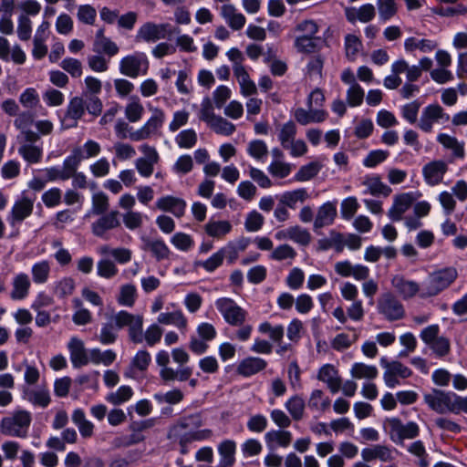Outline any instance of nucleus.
I'll list each match as a JSON object with an SVG mask.
<instances>
[{"label": "nucleus", "instance_id": "44", "mask_svg": "<svg viewBox=\"0 0 467 467\" xmlns=\"http://www.w3.org/2000/svg\"><path fill=\"white\" fill-rule=\"evenodd\" d=\"M129 328V337L130 341L136 344L143 341V317L141 315H132Z\"/></svg>", "mask_w": 467, "mask_h": 467}, {"label": "nucleus", "instance_id": "23", "mask_svg": "<svg viewBox=\"0 0 467 467\" xmlns=\"http://www.w3.org/2000/svg\"><path fill=\"white\" fill-rule=\"evenodd\" d=\"M362 185L365 187L364 193L373 196L388 197L392 192L391 188L385 184L379 175L366 176L362 181Z\"/></svg>", "mask_w": 467, "mask_h": 467}, {"label": "nucleus", "instance_id": "12", "mask_svg": "<svg viewBox=\"0 0 467 467\" xmlns=\"http://www.w3.org/2000/svg\"><path fill=\"white\" fill-rule=\"evenodd\" d=\"M170 27L171 26L168 23L156 24L146 22L138 29L135 36L136 41L155 43L165 38L168 34H171L169 31Z\"/></svg>", "mask_w": 467, "mask_h": 467}, {"label": "nucleus", "instance_id": "46", "mask_svg": "<svg viewBox=\"0 0 467 467\" xmlns=\"http://www.w3.org/2000/svg\"><path fill=\"white\" fill-rule=\"evenodd\" d=\"M19 154L29 163H37L41 161L43 150L35 144L24 143L18 149Z\"/></svg>", "mask_w": 467, "mask_h": 467}, {"label": "nucleus", "instance_id": "56", "mask_svg": "<svg viewBox=\"0 0 467 467\" xmlns=\"http://www.w3.org/2000/svg\"><path fill=\"white\" fill-rule=\"evenodd\" d=\"M30 282L26 275H19L14 281V289L11 296L13 299H23L28 293Z\"/></svg>", "mask_w": 467, "mask_h": 467}, {"label": "nucleus", "instance_id": "9", "mask_svg": "<svg viewBox=\"0 0 467 467\" xmlns=\"http://www.w3.org/2000/svg\"><path fill=\"white\" fill-rule=\"evenodd\" d=\"M150 63L144 53L128 55L119 61V72L129 78H135L148 73Z\"/></svg>", "mask_w": 467, "mask_h": 467}, {"label": "nucleus", "instance_id": "58", "mask_svg": "<svg viewBox=\"0 0 467 467\" xmlns=\"http://www.w3.org/2000/svg\"><path fill=\"white\" fill-rule=\"evenodd\" d=\"M19 102L25 109H34L39 105L40 97L36 88H27L20 94Z\"/></svg>", "mask_w": 467, "mask_h": 467}, {"label": "nucleus", "instance_id": "3", "mask_svg": "<svg viewBox=\"0 0 467 467\" xmlns=\"http://www.w3.org/2000/svg\"><path fill=\"white\" fill-rule=\"evenodd\" d=\"M423 400L430 409L437 413L451 412L459 414L467 401V397H462L452 391L432 389L423 394Z\"/></svg>", "mask_w": 467, "mask_h": 467}, {"label": "nucleus", "instance_id": "64", "mask_svg": "<svg viewBox=\"0 0 467 467\" xmlns=\"http://www.w3.org/2000/svg\"><path fill=\"white\" fill-rule=\"evenodd\" d=\"M248 154L257 161H261L268 154V148L265 141L261 140H254L248 143Z\"/></svg>", "mask_w": 467, "mask_h": 467}, {"label": "nucleus", "instance_id": "43", "mask_svg": "<svg viewBox=\"0 0 467 467\" xmlns=\"http://www.w3.org/2000/svg\"><path fill=\"white\" fill-rule=\"evenodd\" d=\"M89 361L95 365L103 364L110 366L117 358L116 353L111 349L101 351L99 348H92L88 352Z\"/></svg>", "mask_w": 467, "mask_h": 467}, {"label": "nucleus", "instance_id": "63", "mask_svg": "<svg viewBox=\"0 0 467 467\" xmlns=\"http://www.w3.org/2000/svg\"><path fill=\"white\" fill-rule=\"evenodd\" d=\"M175 141L180 148L191 149L197 142V134L192 129L184 130L176 136Z\"/></svg>", "mask_w": 467, "mask_h": 467}, {"label": "nucleus", "instance_id": "62", "mask_svg": "<svg viewBox=\"0 0 467 467\" xmlns=\"http://www.w3.org/2000/svg\"><path fill=\"white\" fill-rule=\"evenodd\" d=\"M17 36L22 41H27L32 35V21L26 15H20L17 19Z\"/></svg>", "mask_w": 467, "mask_h": 467}, {"label": "nucleus", "instance_id": "37", "mask_svg": "<svg viewBox=\"0 0 467 467\" xmlns=\"http://www.w3.org/2000/svg\"><path fill=\"white\" fill-rule=\"evenodd\" d=\"M392 285L404 298L412 297L420 291L419 285L415 282L406 280L400 275L393 277Z\"/></svg>", "mask_w": 467, "mask_h": 467}, {"label": "nucleus", "instance_id": "48", "mask_svg": "<svg viewBox=\"0 0 467 467\" xmlns=\"http://www.w3.org/2000/svg\"><path fill=\"white\" fill-rule=\"evenodd\" d=\"M144 114V107L139 98L133 97L125 108V117L130 122H138Z\"/></svg>", "mask_w": 467, "mask_h": 467}, {"label": "nucleus", "instance_id": "35", "mask_svg": "<svg viewBox=\"0 0 467 467\" xmlns=\"http://www.w3.org/2000/svg\"><path fill=\"white\" fill-rule=\"evenodd\" d=\"M437 140L447 150H451L455 158L462 159L465 155L464 143L457 140V138L441 133L437 137Z\"/></svg>", "mask_w": 467, "mask_h": 467}, {"label": "nucleus", "instance_id": "10", "mask_svg": "<svg viewBox=\"0 0 467 467\" xmlns=\"http://www.w3.org/2000/svg\"><path fill=\"white\" fill-rule=\"evenodd\" d=\"M377 308L379 313L389 321L400 320L405 316L402 304L390 293L380 296Z\"/></svg>", "mask_w": 467, "mask_h": 467}, {"label": "nucleus", "instance_id": "20", "mask_svg": "<svg viewBox=\"0 0 467 467\" xmlns=\"http://www.w3.org/2000/svg\"><path fill=\"white\" fill-rule=\"evenodd\" d=\"M294 117L299 124L308 125L323 122L327 117V112L323 109L298 108L295 110Z\"/></svg>", "mask_w": 467, "mask_h": 467}, {"label": "nucleus", "instance_id": "54", "mask_svg": "<svg viewBox=\"0 0 467 467\" xmlns=\"http://www.w3.org/2000/svg\"><path fill=\"white\" fill-rule=\"evenodd\" d=\"M137 297V289L133 285L127 284L120 287L118 296V303L124 306L131 307Z\"/></svg>", "mask_w": 467, "mask_h": 467}, {"label": "nucleus", "instance_id": "4", "mask_svg": "<svg viewBox=\"0 0 467 467\" xmlns=\"http://www.w3.org/2000/svg\"><path fill=\"white\" fill-rule=\"evenodd\" d=\"M31 413L19 410L2 419L0 431L3 434L11 437L26 438L31 424Z\"/></svg>", "mask_w": 467, "mask_h": 467}, {"label": "nucleus", "instance_id": "47", "mask_svg": "<svg viewBox=\"0 0 467 467\" xmlns=\"http://www.w3.org/2000/svg\"><path fill=\"white\" fill-rule=\"evenodd\" d=\"M143 249L152 253L157 260H164L168 258L170 250L163 241H150L148 239H143Z\"/></svg>", "mask_w": 467, "mask_h": 467}, {"label": "nucleus", "instance_id": "26", "mask_svg": "<svg viewBox=\"0 0 467 467\" xmlns=\"http://www.w3.org/2000/svg\"><path fill=\"white\" fill-rule=\"evenodd\" d=\"M234 76L239 83L240 93L244 97L253 96L257 93L256 85L250 78V76L244 67H235Z\"/></svg>", "mask_w": 467, "mask_h": 467}, {"label": "nucleus", "instance_id": "55", "mask_svg": "<svg viewBox=\"0 0 467 467\" xmlns=\"http://www.w3.org/2000/svg\"><path fill=\"white\" fill-rule=\"evenodd\" d=\"M118 329L119 328H117L112 321L103 324L98 336L99 341L102 345H111L115 343L118 338Z\"/></svg>", "mask_w": 467, "mask_h": 467}, {"label": "nucleus", "instance_id": "49", "mask_svg": "<svg viewBox=\"0 0 467 467\" xmlns=\"http://www.w3.org/2000/svg\"><path fill=\"white\" fill-rule=\"evenodd\" d=\"M361 49L362 42L357 36L348 34L345 36V53L348 60L355 61Z\"/></svg>", "mask_w": 467, "mask_h": 467}, {"label": "nucleus", "instance_id": "51", "mask_svg": "<svg viewBox=\"0 0 467 467\" xmlns=\"http://www.w3.org/2000/svg\"><path fill=\"white\" fill-rule=\"evenodd\" d=\"M232 226L228 221H210L204 226L207 234L217 238L228 234Z\"/></svg>", "mask_w": 467, "mask_h": 467}, {"label": "nucleus", "instance_id": "7", "mask_svg": "<svg viewBox=\"0 0 467 467\" xmlns=\"http://www.w3.org/2000/svg\"><path fill=\"white\" fill-rule=\"evenodd\" d=\"M457 276V272L453 267H447L430 275L420 291L422 297L433 296L446 288Z\"/></svg>", "mask_w": 467, "mask_h": 467}, {"label": "nucleus", "instance_id": "11", "mask_svg": "<svg viewBox=\"0 0 467 467\" xmlns=\"http://www.w3.org/2000/svg\"><path fill=\"white\" fill-rule=\"evenodd\" d=\"M380 365L385 369L383 379L389 388H395L400 384L398 378L407 379L411 375V370L400 361H388L385 358L380 359Z\"/></svg>", "mask_w": 467, "mask_h": 467}, {"label": "nucleus", "instance_id": "2", "mask_svg": "<svg viewBox=\"0 0 467 467\" xmlns=\"http://www.w3.org/2000/svg\"><path fill=\"white\" fill-rule=\"evenodd\" d=\"M151 112L148 120L138 130H132L127 122L119 119L115 125V131L119 138L127 139L133 141H140L149 140L154 136L159 135L165 121V113L161 109L156 107H149Z\"/></svg>", "mask_w": 467, "mask_h": 467}, {"label": "nucleus", "instance_id": "17", "mask_svg": "<svg viewBox=\"0 0 467 467\" xmlns=\"http://www.w3.org/2000/svg\"><path fill=\"white\" fill-rule=\"evenodd\" d=\"M415 200L416 197L412 192H403L395 195L392 206L388 212L389 217L392 221H400L402 215L410 209Z\"/></svg>", "mask_w": 467, "mask_h": 467}, {"label": "nucleus", "instance_id": "40", "mask_svg": "<svg viewBox=\"0 0 467 467\" xmlns=\"http://www.w3.org/2000/svg\"><path fill=\"white\" fill-rule=\"evenodd\" d=\"M157 321L161 325H173L180 329L185 328L187 326V319L181 310L161 313Z\"/></svg>", "mask_w": 467, "mask_h": 467}, {"label": "nucleus", "instance_id": "14", "mask_svg": "<svg viewBox=\"0 0 467 467\" xmlns=\"http://www.w3.org/2000/svg\"><path fill=\"white\" fill-rule=\"evenodd\" d=\"M34 209V200L23 195L13 205L7 221L11 226L21 223L25 219L32 214Z\"/></svg>", "mask_w": 467, "mask_h": 467}, {"label": "nucleus", "instance_id": "41", "mask_svg": "<svg viewBox=\"0 0 467 467\" xmlns=\"http://www.w3.org/2000/svg\"><path fill=\"white\" fill-rule=\"evenodd\" d=\"M99 252L105 256L100 263H109L111 258L119 263H125L131 259V253L126 248L111 249L109 246H103Z\"/></svg>", "mask_w": 467, "mask_h": 467}, {"label": "nucleus", "instance_id": "1", "mask_svg": "<svg viewBox=\"0 0 467 467\" xmlns=\"http://www.w3.org/2000/svg\"><path fill=\"white\" fill-rule=\"evenodd\" d=\"M202 416L198 413L181 418L169 431V438L176 440L181 446V453H187V445L193 441L210 440L213 432L210 429H202Z\"/></svg>", "mask_w": 467, "mask_h": 467}, {"label": "nucleus", "instance_id": "16", "mask_svg": "<svg viewBox=\"0 0 467 467\" xmlns=\"http://www.w3.org/2000/svg\"><path fill=\"white\" fill-rule=\"evenodd\" d=\"M444 116V110L439 104H431L421 111L418 126L422 131L431 132L433 125L440 122Z\"/></svg>", "mask_w": 467, "mask_h": 467}, {"label": "nucleus", "instance_id": "8", "mask_svg": "<svg viewBox=\"0 0 467 467\" xmlns=\"http://www.w3.org/2000/svg\"><path fill=\"white\" fill-rule=\"evenodd\" d=\"M439 334L440 327L431 325L421 330L420 337L437 357L442 358L449 354L451 344L447 337H440Z\"/></svg>", "mask_w": 467, "mask_h": 467}, {"label": "nucleus", "instance_id": "24", "mask_svg": "<svg viewBox=\"0 0 467 467\" xmlns=\"http://www.w3.org/2000/svg\"><path fill=\"white\" fill-rule=\"evenodd\" d=\"M118 216V211H111L110 213L101 216L92 224L93 234L97 236H102L107 231L119 227L120 223Z\"/></svg>", "mask_w": 467, "mask_h": 467}, {"label": "nucleus", "instance_id": "39", "mask_svg": "<svg viewBox=\"0 0 467 467\" xmlns=\"http://www.w3.org/2000/svg\"><path fill=\"white\" fill-rule=\"evenodd\" d=\"M379 371L375 366L362 362H356L352 365L350 375L357 379H373L378 377Z\"/></svg>", "mask_w": 467, "mask_h": 467}, {"label": "nucleus", "instance_id": "34", "mask_svg": "<svg viewBox=\"0 0 467 467\" xmlns=\"http://www.w3.org/2000/svg\"><path fill=\"white\" fill-rule=\"evenodd\" d=\"M236 443L232 440H225L218 445V452L221 456L220 465L231 467L235 462Z\"/></svg>", "mask_w": 467, "mask_h": 467}, {"label": "nucleus", "instance_id": "33", "mask_svg": "<svg viewBox=\"0 0 467 467\" xmlns=\"http://www.w3.org/2000/svg\"><path fill=\"white\" fill-rule=\"evenodd\" d=\"M309 195L307 191L304 188L296 189L294 191L285 192L279 199L283 205L288 208L296 209L298 203H303L308 199Z\"/></svg>", "mask_w": 467, "mask_h": 467}, {"label": "nucleus", "instance_id": "18", "mask_svg": "<svg viewBox=\"0 0 467 467\" xmlns=\"http://www.w3.org/2000/svg\"><path fill=\"white\" fill-rule=\"evenodd\" d=\"M156 207L162 212L171 213L175 217L181 218L185 213L186 202L172 195H166L157 200Z\"/></svg>", "mask_w": 467, "mask_h": 467}, {"label": "nucleus", "instance_id": "42", "mask_svg": "<svg viewBox=\"0 0 467 467\" xmlns=\"http://www.w3.org/2000/svg\"><path fill=\"white\" fill-rule=\"evenodd\" d=\"M438 47V44L431 39H417L409 37L404 42V48L407 52H412L416 49L423 53L431 52Z\"/></svg>", "mask_w": 467, "mask_h": 467}, {"label": "nucleus", "instance_id": "61", "mask_svg": "<svg viewBox=\"0 0 467 467\" xmlns=\"http://www.w3.org/2000/svg\"><path fill=\"white\" fill-rule=\"evenodd\" d=\"M296 134V127L293 121L285 123L279 131L278 139L283 148H286L294 140Z\"/></svg>", "mask_w": 467, "mask_h": 467}, {"label": "nucleus", "instance_id": "15", "mask_svg": "<svg viewBox=\"0 0 467 467\" xmlns=\"http://www.w3.org/2000/svg\"><path fill=\"white\" fill-rule=\"evenodd\" d=\"M447 171L448 165L444 161L433 160L423 166L422 175L428 185L435 186L442 182Z\"/></svg>", "mask_w": 467, "mask_h": 467}, {"label": "nucleus", "instance_id": "36", "mask_svg": "<svg viewBox=\"0 0 467 467\" xmlns=\"http://www.w3.org/2000/svg\"><path fill=\"white\" fill-rule=\"evenodd\" d=\"M397 251L392 246L380 248L378 246H368L365 252V260L369 262L379 261L380 258L385 260H393L396 257Z\"/></svg>", "mask_w": 467, "mask_h": 467}, {"label": "nucleus", "instance_id": "22", "mask_svg": "<svg viewBox=\"0 0 467 467\" xmlns=\"http://www.w3.org/2000/svg\"><path fill=\"white\" fill-rule=\"evenodd\" d=\"M361 457L364 462H372L379 460L384 462H391L394 459L392 451L389 447L382 444H377L361 451Z\"/></svg>", "mask_w": 467, "mask_h": 467}, {"label": "nucleus", "instance_id": "53", "mask_svg": "<svg viewBox=\"0 0 467 467\" xmlns=\"http://www.w3.org/2000/svg\"><path fill=\"white\" fill-rule=\"evenodd\" d=\"M285 406L294 420H299L303 418L305 411V400L301 397L294 396L290 398L285 402Z\"/></svg>", "mask_w": 467, "mask_h": 467}, {"label": "nucleus", "instance_id": "52", "mask_svg": "<svg viewBox=\"0 0 467 467\" xmlns=\"http://www.w3.org/2000/svg\"><path fill=\"white\" fill-rule=\"evenodd\" d=\"M208 127L216 134L223 136H231L236 129L234 123L221 116H217Z\"/></svg>", "mask_w": 467, "mask_h": 467}, {"label": "nucleus", "instance_id": "5", "mask_svg": "<svg viewBox=\"0 0 467 467\" xmlns=\"http://www.w3.org/2000/svg\"><path fill=\"white\" fill-rule=\"evenodd\" d=\"M384 430L390 441L402 445L405 440H413L420 434V426L414 421L403 423L399 418L393 417L384 421Z\"/></svg>", "mask_w": 467, "mask_h": 467}, {"label": "nucleus", "instance_id": "6", "mask_svg": "<svg viewBox=\"0 0 467 467\" xmlns=\"http://www.w3.org/2000/svg\"><path fill=\"white\" fill-rule=\"evenodd\" d=\"M83 161V154L80 147H76L64 161L62 168L50 167L44 170L47 182L67 181L71 178L75 171H78L80 162Z\"/></svg>", "mask_w": 467, "mask_h": 467}, {"label": "nucleus", "instance_id": "31", "mask_svg": "<svg viewBox=\"0 0 467 467\" xmlns=\"http://www.w3.org/2000/svg\"><path fill=\"white\" fill-rule=\"evenodd\" d=\"M72 421L78 427L82 438H90L94 433V424L86 418L81 409H76L72 413Z\"/></svg>", "mask_w": 467, "mask_h": 467}, {"label": "nucleus", "instance_id": "25", "mask_svg": "<svg viewBox=\"0 0 467 467\" xmlns=\"http://www.w3.org/2000/svg\"><path fill=\"white\" fill-rule=\"evenodd\" d=\"M337 216V208L332 202H326L318 208L314 221V230L317 231L333 223Z\"/></svg>", "mask_w": 467, "mask_h": 467}, {"label": "nucleus", "instance_id": "27", "mask_svg": "<svg viewBox=\"0 0 467 467\" xmlns=\"http://www.w3.org/2000/svg\"><path fill=\"white\" fill-rule=\"evenodd\" d=\"M317 378L319 380L325 382L331 392L336 393L339 390L341 386V379L338 372L333 365H324L318 372Z\"/></svg>", "mask_w": 467, "mask_h": 467}, {"label": "nucleus", "instance_id": "57", "mask_svg": "<svg viewBox=\"0 0 467 467\" xmlns=\"http://www.w3.org/2000/svg\"><path fill=\"white\" fill-rule=\"evenodd\" d=\"M377 6L380 20L386 22L397 14V4L395 0H378Z\"/></svg>", "mask_w": 467, "mask_h": 467}, {"label": "nucleus", "instance_id": "59", "mask_svg": "<svg viewBox=\"0 0 467 467\" xmlns=\"http://www.w3.org/2000/svg\"><path fill=\"white\" fill-rule=\"evenodd\" d=\"M293 165L279 160L273 161L268 166L269 173L275 178H286L292 171Z\"/></svg>", "mask_w": 467, "mask_h": 467}, {"label": "nucleus", "instance_id": "29", "mask_svg": "<svg viewBox=\"0 0 467 467\" xmlns=\"http://www.w3.org/2000/svg\"><path fill=\"white\" fill-rule=\"evenodd\" d=\"M266 365V361L261 358L249 357L240 362L237 372L242 376L250 377L264 370Z\"/></svg>", "mask_w": 467, "mask_h": 467}, {"label": "nucleus", "instance_id": "19", "mask_svg": "<svg viewBox=\"0 0 467 467\" xmlns=\"http://www.w3.org/2000/svg\"><path fill=\"white\" fill-rule=\"evenodd\" d=\"M67 348L70 354V361L74 368H80L89 362V356L85 348L84 342L77 337L70 338Z\"/></svg>", "mask_w": 467, "mask_h": 467}, {"label": "nucleus", "instance_id": "38", "mask_svg": "<svg viewBox=\"0 0 467 467\" xmlns=\"http://www.w3.org/2000/svg\"><path fill=\"white\" fill-rule=\"evenodd\" d=\"M84 113H85V103H84L83 99L80 97H74L73 99H71L68 103V106L67 109V113H66V118L67 119H70L73 121V123L70 124L69 126L70 127L77 126L78 120L82 118Z\"/></svg>", "mask_w": 467, "mask_h": 467}, {"label": "nucleus", "instance_id": "28", "mask_svg": "<svg viewBox=\"0 0 467 467\" xmlns=\"http://www.w3.org/2000/svg\"><path fill=\"white\" fill-rule=\"evenodd\" d=\"M23 398L35 406L46 408L50 402L49 392L46 388H24Z\"/></svg>", "mask_w": 467, "mask_h": 467}, {"label": "nucleus", "instance_id": "30", "mask_svg": "<svg viewBox=\"0 0 467 467\" xmlns=\"http://www.w3.org/2000/svg\"><path fill=\"white\" fill-rule=\"evenodd\" d=\"M221 15L234 30H240L245 25V16L242 13H239L233 5H223Z\"/></svg>", "mask_w": 467, "mask_h": 467}, {"label": "nucleus", "instance_id": "21", "mask_svg": "<svg viewBox=\"0 0 467 467\" xmlns=\"http://www.w3.org/2000/svg\"><path fill=\"white\" fill-rule=\"evenodd\" d=\"M92 49L97 54H105L109 57H114L119 51L118 45L110 38L105 36L104 29L102 28L96 33Z\"/></svg>", "mask_w": 467, "mask_h": 467}, {"label": "nucleus", "instance_id": "13", "mask_svg": "<svg viewBox=\"0 0 467 467\" xmlns=\"http://www.w3.org/2000/svg\"><path fill=\"white\" fill-rule=\"evenodd\" d=\"M224 320L232 326H240L245 320V311L231 298L223 297L215 303Z\"/></svg>", "mask_w": 467, "mask_h": 467}, {"label": "nucleus", "instance_id": "50", "mask_svg": "<svg viewBox=\"0 0 467 467\" xmlns=\"http://www.w3.org/2000/svg\"><path fill=\"white\" fill-rule=\"evenodd\" d=\"M133 396V390L130 386H120L116 391L107 395L106 400L113 405H120L129 401Z\"/></svg>", "mask_w": 467, "mask_h": 467}, {"label": "nucleus", "instance_id": "32", "mask_svg": "<svg viewBox=\"0 0 467 467\" xmlns=\"http://www.w3.org/2000/svg\"><path fill=\"white\" fill-rule=\"evenodd\" d=\"M265 439L270 449L275 446L286 448L292 441V434L287 431H270L265 433Z\"/></svg>", "mask_w": 467, "mask_h": 467}, {"label": "nucleus", "instance_id": "60", "mask_svg": "<svg viewBox=\"0 0 467 467\" xmlns=\"http://www.w3.org/2000/svg\"><path fill=\"white\" fill-rule=\"evenodd\" d=\"M321 165L318 162L313 161L306 165L302 166L295 175L297 182H306L314 178L320 171Z\"/></svg>", "mask_w": 467, "mask_h": 467}, {"label": "nucleus", "instance_id": "45", "mask_svg": "<svg viewBox=\"0 0 467 467\" xmlns=\"http://www.w3.org/2000/svg\"><path fill=\"white\" fill-rule=\"evenodd\" d=\"M408 452L418 458V465L420 467H429L430 460L426 448L421 441H415L408 445Z\"/></svg>", "mask_w": 467, "mask_h": 467}]
</instances>
